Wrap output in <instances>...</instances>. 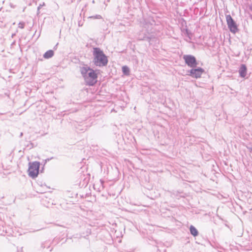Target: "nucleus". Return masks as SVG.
<instances>
[{
    "label": "nucleus",
    "mask_w": 252,
    "mask_h": 252,
    "mask_svg": "<svg viewBox=\"0 0 252 252\" xmlns=\"http://www.w3.org/2000/svg\"><path fill=\"white\" fill-rule=\"evenodd\" d=\"M190 232L193 236H196L198 234V230L193 225H191L189 228Z\"/></svg>",
    "instance_id": "1a4fd4ad"
},
{
    "label": "nucleus",
    "mask_w": 252,
    "mask_h": 252,
    "mask_svg": "<svg viewBox=\"0 0 252 252\" xmlns=\"http://www.w3.org/2000/svg\"><path fill=\"white\" fill-rule=\"evenodd\" d=\"M25 27V23L20 22L18 24V28L20 29H24Z\"/></svg>",
    "instance_id": "ddd939ff"
},
{
    "label": "nucleus",
    "mask_w": 252,
    "mask_h": 252,
    "mask_svg": "<svg viewBox=\"0 0 252 252\" xmlns=\"http://www.w3.org/2000/svg\"><path fill=\"white\" fill-rule=\"evenodd\" d=\"M45 5V3L43 2L40 3L37 7V13H39V10L43 6Z\"/></svg>",
    "instance_id": "f8f14e48"
},
{
    "label": "nucleus",
    "mask_w": 252,
    "mask_h": 252,
    "mask_svg": "<svg viewBox=\"0 0 252 252\" xmlns=\"http://www.w3.org/2000/svg\"><path fill=\"white\" fill-rule=\"evenodd\" d=\"M250 152L252 153V148H249Z\"/></svg>",
    "instance_id": "2eb2a0df"
},
{
    "label": "nucleus",
    "mask_w": 252,
    "mask_h": 252,
    "mask_svg": "<svg viewBox=\"0 0 252 252\" xmlns=\"http://www.w3.org/2000/svg\"><path fill=\"white\" fill-rule=\"evenodd\" d=\"M204 71V70L201 67L195 69L192 68L189 71V75L192 77L198 78L200 77Z\"/></svg>",
    "instance_id": "423d86ee"
},
{
    "label": "nucleus",
    "mask_w": 252,
    "mask_h": 252,
    "mask_svg": "<svg viewBox=\"0 0 252 252\" xmlns=\"http://www.w3.org/2000/svg\"><path fill=\"white\" fill-rule=\"evenodd\" d=\"M186 63L190 67H195L197 63L195 58L192 55H185L183 57Z\"/></svg>",
    "instance_id": "39448f33"
},
{
    "label": "nucleus",
    "mask_w": 252,
    "mask_h": 252,
    "mask_svg": "<svg viewBox=\"0 0 252 252\" xmlns=\"http://www.w3.org/2000/svg\"><path fill=\"white\" fill-rule=\"evenodd\" d=\"M54 51L52 50H49L44 53L43 55V57L45 59H49L52 58L54 56Z\"/></svg>",
    "instance_id": "6e6552de"
},
{
    "label": "nucleus",
    "mask_w": 252,
    "mask_h": 252,
    "mask_svg": "<svg viewBox=\"0 0 252 252\" xmlns=\"http://www.w3.org/2000/svg\"><path fill=\"white\" fill-rule=\"evenodd\" d=\"M28 169L29 175L32 178L36 177L39 172L40 163L39 162L35 161L30 163Z\"/></svg>",
    "instance_id": "7ed1b4c3"
},
{
    "label": "nucleus",
    "mask_w": 252,
    "mask_h": 252,
    "mask_svg": "<svg viewBox=\"0 0 252 252\" xmlns=\"http://www.w3.org/2000/svg\"><path fill=\"white\" fill-rule=\"evenodd\" d=\"M122 71H123V73L125 75H128L129 74V72H130L129 69L128 67H127L126 65L123 66L122 67Z\"/></svg>",
    "instance_id": "9d476101"
},
{
    "label": "nucleus",
    "mask_w": 252,
    "mask_h": 252,
    "mask_svg": "<svg viewBox=\"0 0 252 252\" xmlns=\"http://www.w3.org/2000/svg\"><path fill=\"white\" fill-rule=\"evenodd\" d=\"M23 136V133H22V132H21V134H20V136L21 137V136Z\"/></svg>",
    "instance_id": "dca6fc26"
},
{
    "label": "nucleus",
    "mask_w": 252,
    "mask_h": 252,
    "mask_svg": "<svg viewBox=\"0 0 252 252\" xmlns=\"http://www.w3.org/2000/svg\"><path fill=\"white\" fill-rule=\"evenodd\" d=\"M89 18L93 19H100L102 18V17L100 15H95L94 16H90Z\"/></svg>",
    "instance_id": "9b49d317"
},
{
    "label": "nucleus",
    "mask_w": 252,
    "mask_h": 252,
    "mask_svg": "<svg viewBox=\"0 0 252 252\" xmlns=\"http://www.w3.org/2000/svg\"><path fill=\"white\" fill-rule=\"evenodd\" d=\"M93 62L95 65L102 67L107 64V57L99 48L95 47L93 48Z\"/></svg>",
    "instance_id": "f03ea898"
},
{
    "label": "nucleus",
    "mask_w": 252,
    "mask_h": 252,
    "mask_svg": "<svg viewBox=\"0 0 252 252\" xmlns=\"http://www.w3.org/2000/svg\"><path fill=\"white\" fill-rule=\"evenodd\" d=\"M226 20L230 31L233 33H235L237 32L238 29L237 28V25L230 15H227L226 16Z\"/></svg>",
    "instance_id": "20e7f679"
},
{
    "label": "nucleus",
    "mask_w": 252,
    "mask_h": 252,
    "mask_svg": "<svg viewBox=\"0 0 252 252\" xmlns=\"http://www.w3.org/2000/svg\"><path fill=\"white\" fill-rule=\"evenodd\" d=\"M247 72V66L244 64H241L240 67L239 69V75L242 78H244L246 76Z\"/></svg>",
    "instance_id": "0eeeda50"
},
{
    "label": "nucleus",
    "mask_w": 252,
    "mask_h": 252,
    "mask_svg": "<svg viewBox=\"0 0 252 252\" xmlns=\"http://www.w3.org/2000/svg\"><path fill=\"white\" fill-rule=\"evenodd\" d=\"M250 9L252 11V4L250 5Z\"/></svg>",
    "instance_id": "4468645a"
},
{
    "label": "nucleus",
    "mask_w": 252,
    "mask_h": 252,
    "mask_svg": "<svg viewBox=\"0 0 252 252\" xmlns=\"http://www.w3.org/2000/svg\"><path fill=\"white\" fill-rule=\"evenodd\" d=\"M80 72L88 85L93 86L96 83L97 75L92 68L86 65L81 67Z\"/></svg>",
    "instance_id": "f257e3e1"
}]
</instances>
